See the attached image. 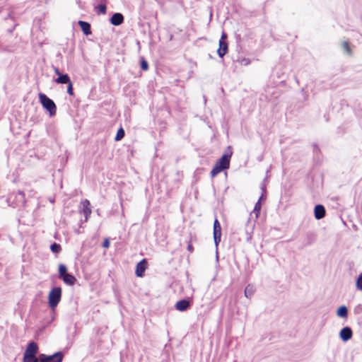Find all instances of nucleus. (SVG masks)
Segmentation results:
<instances>
[{
  "instance_id": "obj_29",
  "label": "nucleus",
  "mask_w": 362,
  "mask_h": 362,
  "mask_svg": "<svg viewBox=\"0 0 362 362\" xmlns=\"http://www.w3.org/2000/svg\"><path fill=\"white\" fill-rule=\"evenodd\" d=\"M250 60L249 59H247V58H244L241 60V64L243 65H248L250 64Z\"/></svg>"
},
{
  "instance_id": "obj_32",
  "label": "nucleus",
  "mask_w": 362,
  "mask_h": 362,
  "mask_svg": "<svg viewBox=\"0 0 362 362\" xmlns=\"http://www.w3.org/2000/svg\"><path fill=\"white\" fill-rule=\"evenodd\" d=\"M226 37H227L226 34L223 33V34H222V35H221V37L220 40H224V41H225V40L226 39Z\"/></svg>"
},
{
  "instance_id": "obj_26",
  "label": "nucleus",
  "mask_w": 362,
  "mask_h": 362,
  "mask_svg": "<svg viewBox=\"0 0 362 362\" xmlns=\"http://www.w3.org/2000/svg\"><path fill=\"white\" fill-rule=\"evenodd\" d=\"M67 93L69 95H74L73 83H72L71 81L69 83L67 84Z\"/></svg>"
},
{
  "instance_id": "obj_24",
  "label": "nucleus",
  "mask_w": 362,
  "mask_h": 362,
  "mask_svg": "<svg viewBox=\"0 0 362 362\" xmlns=\"http://www.w3.org/2000/svg\"><path fill=\"white\" fill-rule=\"evenodd\" d=\"M50 249L52 252L58 253L61 251V246L59 244L54 243L51 245Z\"/></svg>"
},
{
  "instance_id": "obj_2",
  "label": "nucleus",
  "mask_w": 362,
  "mask_h": 362,
  "mask_svg": "<svg viewBox=\"0 0 362 362\" xmlns=\"http://www.w3.org/2000/svg\"><path fill=\"white\" fill-rule=\"evenodd\" d=\"M39 100L42 107L49 112V116L52 117L56 115L57 107L52 100L49 98L44 93H39Z\"/></svg>"
},
{
  "instance_id": "obj_30",
  "label": "nucleus",
  "mask_w": 362,
  "mask_h": 362,
  "mask_svg": "<svg viewBox=\"0 0 362 362\" xmlns=\"http://www.w3.org/2000/svg\"><path fill=\"white\" fill-rule=\"evenodd\" d=\"M103 247H105V248H107V247H109V246H110V241H109V240H108L107 238H105V239L104 240V242H103Z\"/></svg>"
},
{
  "instance_id": "obj_5",
  "label": "nucleus",
  "mask_w": 362,
  "mask_h": 362,
  "mask_svg": "<svg viewBox=\"0 0 362 362\" xmlns=\"http://www.w3.org/2000/svg\"><path fill=\"white\" fill-rule=\"evenodd\" d=\"M221 238V227L219 221L215 219L214 223V240L216 249Z\"/></svg>"
},
{
  "instance_id": "obj_28",
  "label": "nucleus",
  "mask_w": 362,
  "mask_h": 362,
  "mask_svg": "<svg viewBox=\"0 0 362 362\" xmlns=\"http://www.w3.org/2000/svg\"><path fill=\"white\" fill-rule=\"evenodd\" d=\"M141 67L143 70H147L148 69V64L146 61H142L141 64Z\"/></svg>"
},
{
  "instance_id": "obj_6",
  "label": "nucleus",
  "mask_w": 362,
  "mask_h": 362,
  "mask_svg": "<svg viewBox=\"0 0 362 362\" xmlns=\"http://www.w3.org/2000/svg\"><path fill=\"white\" fill-rule=\"evenodd\" d=\"M38 352V346L34 342H30L24 352L23 356L27 357L37 358L36 355Z\"/></svg>"
},
{
  "instance_id": "obj_13",
  "label": "nucleus",
  "mask_w": 362,
  "mask_h": 362,
  "mask_svg": "<svg viewBox=\"0 0 362 362\" xmlns=\"http://www.w3.org/2000/svg\"><path fill=\"white\" fill-rule=\"evenodd\" d=\"M124 21L123 16L119 13H116L112 15L110 22L114 25H119Z\"/></svg>"
},
{
  "instance_id": "obj_23",
  "label": "nucleus",
  "mask_w": 362,
  "mask_h": 362,
  "mask_svg": "<svg viewBox=\"0 0 362 362\" xmlns=\"http://www.w3.org/2000/svg\"><path fill=\"white\" fill-rule=\"evenodd\" d=\"M124 131L122 128H120L117 132V134L115 136V140L119 141L124 137Z\"/></svg>"
},
{
  "instance_id": "obj_4",
  "label": "nucleus",
  "mask_w": 362,
  "mask_h": 362,
  "mask_svg": "<svg viewBox=\"0 0 362 362\" xmlns=\"http://www.w3.org/2000/svg\"><path fill=\"white\" fill-rule=\"evenodd\" d=\"M62 354L61 353H56L52 356H46L41 354L39 356L40 362H62Z\"/></svg>"
},
{
  "instance_id": "obj_18",
  "label": "nucleus",
  "mask_w": 362,
  "mask_h": 362,
  "mask_svg": "<svg viewBox=\"0 0 362 362\" xmlns=\"http://www.w3.org/2000/svg\"><path fill=\"white\" fill-rule=\"evenodd\" d=\"M62 279L66 284L69 286H73L76 281V278L69 273L62 277Z\"/></svg>"
},
{
  "instance_id": "obj_27",
  "label": "nucleus",
  "mask_w": 362,
  "mask_h": 362,
  "mask_svg": "<svg viewBox=\"0 0 362 362\" xmlns=\"http://www.w3.org/2000/svg\"><path fill=\"white\" fill-rule=\"evenodd\" d=\"M97 9H98L99 13L104 14V13H105V11H106V6L104 4H100L97 7Z\"/></svg>"
},
{
  "instance_id": "obj_31",
  "label": "nucleus",
  "mask_w": 362,
  "mask_h": 362,
  "mask_svg": "<svg viewBox=\"0 0 362 362\" xmlns=\"http://www.w3.org/2000/svg\"><path fill=\"white\" fill-rule=\"evenodd\" d=\"M54 71L55 73V74H57L58 76H59L60 75H62V74H61V72L59 71V69L58 68H54Z\"/></svg>"
},
{
  "instance_id": "obj_17",
  "label": "nucleus",
  "mask_w": 362,
  "mask_h": 362,
  "mask_svg": "<svg viewBox=\"0 0 362 362\" xmlns=\"http://www.w3.org/2000/svg\"><path fill=\"white\" fill-rule=\"evenodd\" d=\"M56 83L59 84H68L71 81L67 74H62L55 80Z\"/></svg>"
},
{
  "instance_id": "obj_10",
  "label": "nucleus",
  "mask_w": 362,
  "mask_h": 362,
  "mask_svg": "<svg viewBox=\"0 0 362 362\" xmlns=\"http://www.w3.org/2000/svg\"><path fill=\"white\" fill-rule=\"evenodd\" d=\"M146 269V262L145 259L140 261L136 268V275L139 277L144 276V272Z\"/></svg>"
},
{
  "instance_id": "obj_7",
  "label": "nucleus",
  "mask_w": 362,
  "mask_h": 362,
  "mask_svg": "<svg viewBox=\"0 0 362 362\" xmlns=\"http://www.w3.org/2000/svg\"><path fill=\"white\" fill-rule=\"evenodd\" d=\"M81 212L83 214V215L85 216V219H86V221H87L91 214L90 202L87 199H85L83 202H81Z\"/></svg>"
},
{
  "instance_id": "obj_15",
  "label": "nucleus",
  "mask_w": 362,
  "mask_h": 362,
  "mask_svg": "<svg viewBox=\"0 0 362 362\" xmlns=\"http://www.w3.org/2000/svg\"><path fill=\"white\" fill-rule=\"evenodd\" d=\"M78 25H80L82 31L86 35H89L91 34L90 25L88 23L83 21H79Z\"/></svg>"
},
{
  "instance_id": "obj_21",
  "label": "nucleus",
  "mask_w": 362,
  "mask_h": 362,
  "mask_svg": "<svg viewBox=\"0 0 362 362\" xmlns=\"http://www.w3.org/2000/svg\"><path fill=\"white\" fill-rule=\"evenodd\" d=\"M342 48L344 51L348 54L351 55L352 52L349 47V42L347 41H344L341 44Z\"/></svg>"
},
{
  "instance_id": "obj_34",
  "label": "nucleus",
  "mask_w": 362,
  "mask_h": 362,
  "mask_svg": "<svg viewBox=\"0 0 362 362\" xmlns=\"http://www.w3.org/2000/svg\"><path fill=\"white\" fill-rule=\"evenodd\" d=\"M251 238H252V234L251 233L247 234V240H250Z\"/></svg>"
},
{
  "instance_id": "obj_1",
  "label": "nucleus",
  "mask_w": 362,
  "mask_h": 362,
  "mask_svg": "<svg viewBox=\"0 0 362 362\" xmlns=\"http://www.w3.org/2000/svg\"><path fill=\"white\" fill-rule=\"evenodd\" d=\"M230 156L231 152L228 154H223L221 158L216 163L214 168L211 172V175L212 177H215L222 170L229 168Z\"/></svg>"
},
{
  "instance_id": "obj_16",
  "label": "nucleus",
  "mask_w": 362,
  "mask_h": 362,
  "mask_svg": "<svg viewBox=\"0 0 362 362\" xmlns=\"http://www.w3.org/2000/svg\"><path fill=\"white\" fill-rule=\"evenodd\" d=\"M337 315L339 317L346 319L348 317V309L345 305L340 306L337 310Z\"/></svg>"
},
{
  "instance_id": "obj_25",
  "label": "nucleus",
  "mask_w": 362,
  "mask_h": 362,
  "mask_svg": "<svg viewBox=\"0 0 362 362\" xmlns=\"http://www.w3.org/2000/svg\"><path fill=\"white\" fill-rule=\"evenodd\" d=\"M38 361L39 359L37 358L27 357L23 356V362H38Z\"/></svg>"
},
{
  "instance_id": "obj_3",
  "label": "nucleus",
  "mask_w": 362,
  "mask_h": 362,
  "mask_svg": "<svg viewBox=\"0 0 362 362\" xmlns=\"http://www.w3.org/2000/svg\"><path fill=\"white\" fill-rule=\"evenodd\" d=\"M62 298V288L60 287L53 288L48 295L49 306L52 309L58 305Z\"/></svg>"
},
{
  "instance_id": "obj_33",
  "label": "nucleus",
  "mask_w": 362,
  "mask_h": 362,
  "mask_svg": "<svg viewBox=\"0 0 362 362\" xmlns=\"http://www.w3.org/2000/svg\"><path fill=\"white\" fill-rule=\"evenodd\" d=\"M187 249L189 251L192 252V246L191 245H189L188 247H187Z\"/></svg>"
},
{
  "instance_id": "obj_9",
  "label": "nucleus",
  "mask_w": 362,
  "mask_h": 362,
  "mask_svg": "<svg viewBox=\"0 0 362 362\" xmlns=\"http://www.w3.org/2000/svg\"><path fill=\"white\" fill-rule=\"evenodd\" d=\"M261 199H262V197L259 199V200L255 204L254 209H253L252 212L250 214V218L249 219H250L252 217V214L255 215V220H256L259 217V212H260L261 207H262ZM249 221H250V220H248V222ZM255 221H254V223L252 226V229H253L255 227Z\"/></svg>"
},
{
  "instance_id": "obj_19",
  "label": "nucleus",
  "mask_w": 362,
  "mask_h": 362,
  "mask_svg": "<svg viewBox=\"0 0 362 362\" xmlns=\"http://www.w3.org/2000/svg\"><path fill=\"white\" fill-rule=\"evenodd\" d=\"M255 291V289L254 286L249 284L245 288V291H244L245 296L247 298H251L252 296H253Z\"/></svg>"
},
{
  "instance_id": "obj_14",
  "label": "nucleus",
  "mask_w": 362,
  "mask_h": 362,
  "mask_svg": "<svg viewBox=\"0 0 362 362\" xmlns=\"http://www.w3.org/2000/svg\"><path fill=\"white\" fill-rule=\"evenodd\" d=\"M189 307V302L187 300H182L175 304V308L179 311H185Z\"/></svg>"
},
{
  "instance_id": "obj_11",
  "label": "nucleus",
  "mask_w": 362,
  "mask_h": 362,
  "mask_svg": "<svg viewBox=\"0 0 362 362\" xmlns=\"http://www.w3.org/2000/svg\"><path fill=\"white\" fill-rule=\"evenodd\" d=\"M314 214L316 219L322 218L325 216V207L321 204L316 205L314 209Z\"/></svg>"
},
{
  "instance_id": "obj_22",
  "label": "nucleus",
  "mask_w": 362,
  "mask_h": 362,
  "mask_svg": "<svg viewBox=\"0 0 362 362\" xmlns=\"http://www.w3.org/2000/svg\"><path fill=\"white\" fill-rule=\"evenodd\" d=\"M356 287L357 290L362 291V272L358 275L356 279Z\"/></svg>"
},
{
  "instance_id": "obj_12",
  "label": "nucleus",
  "mask_w": 362,
  "mask_h": 362,
  "mask_svg": "<svg viewBox=\"0 0 362 362\" xmlns=\"http://www.w3.org/2000/svg\"><path fill=\"white\" fill-rule=\"evenodd\" d=\"M228 51V44L224 40H219V48L217 50V54L220 57H223Z\"/></svg>"
},
{
  "instance_id": "obj_20",
  "label": "nucleus",
  "mask_w": 362,
  "mask_h": 362,
  "mask_svg": "<svg viewBox=\"0 0 362 362\" xmlns=\"http://www.w3.org/2000/svg\"><path fill=\"white\" fill-rule=\"evenodd\" d=\"M68 273H67V268L63 264H61L59 265V278H62L64 277L65 275H66Z\"/></svg>"
},
{
  "instance_id": "obj_8",
  "label": "nucleus",
  "mask_w": 362,
  "mask_h": 362,
  "mask_svg": "<svg viewBox=\"0 0 362 362\" xmlns=\"http://www.w3.org/2000/svg\"><path fill=\"white\" fill-rule=\"evenodd\" d=\"M352 330L350 327H346L339 332V337L344 341H347L352 337Z\"/></svg>"
}]
</instances>
